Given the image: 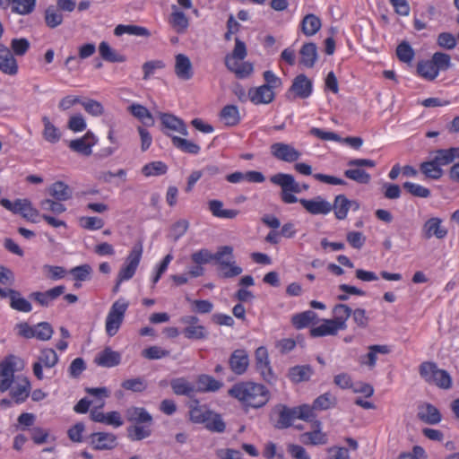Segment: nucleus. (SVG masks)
<instances>
[{
  "instance_id": "obj_24",
  "label": "nucleus",
  "mask_w": 459,
  "mask_h": 459,
  "mask_svg": "<svg viewBox=\"0 0 459 459\" xmlns=\"http://www.w3.org/2000/svg\"><path fill=\"white\" fill-rule=\"evenodd\" d=\"M208 207L212 214L217 218L234 219L239 213L238 210L223 209V203L216 199L210 200Z\"/></svg>"
},
{
  "instance_id": "obj_19",
  "label": "nucleus",
  "mask_w": 459,
  "mask_h": 459,
  "mask_svg": "<svg viewBox=\"0 0 459 459\" xmlns=\"http://www.w3.org/2000/svg\"><path fill=\"white\" fill-rule=\"evenodd\" d=\"M196 392L200 393L217 392L223 386L222 382L206 374L199 375L196 379Z\"/></svg>"
},
{
  "instance_id": "obj_17",
  "label": "nucleus",
  "mask_w": 459,
  "mask_h": 459,
  "mask_svg": "<svg viewBox=\"0 0 459 459\" xmlns=\"http://www.w3.org/2000/svg\"><path fill=\"white\" fill-rule=\"evenodd\" d=\"M248 97L255 104H268L274 99V93L267 85L257 88H251L248 91Z\"/></svg>"
},
{
  "instance_id": "obj_30",
  "label": "nucleus",
  "mask_w": 459,
  "mask_h": 459,
  "mask_svg": "<svg viewBox=\"0 0 459 459\" xmlns=\"http://www.w3.org/2000/svg\"><path fill=\"white\" fill-rule=\"evenodd\" d=\"M151 426L148 424L131 425L126 428L127 437L131 441H140L147 438L152 435Z\"/></svg>"
},
{
  "instance_id": "obj_20",
  "label": "nucleus",
  "mask_w": 459,
  "mask_h": 459,
  "mask_svg": "<svg viewBox=\"0 0 459 459\" xmlns=\"http://www.w3.org/2000/svg\"><path fill=\"white\" fill-rule=\"evenodd\" d=\"M353 207L354 210L359 208V204L355 201H350L343 195L335 197L333 204L334 213L339 220L346 218L348 211Z\"/></svg>"
},
{
  "instance_id": "obj_64",
  "label": "nucleus",
  "mask_w": 459,
  "mask_h": 459,
  "mask_svg": "<svg viewBox=\"0 0 459 459\" xmlns=\"http://www.w3.org/2000/svg\"><path fill=\"white\" fill-rule=\"evenodd\" d=\"M327 459H349L350 453L345 447L331 446L326 449Z\"/></svg>"
},
{
  "instance_id": "obj_55",
  "label": "nucleus",
  "mask_w": 459,
  "mask_h": 459,
  "mask_svg": "<svg viewBox=\"0 0 459 459\" xmlns=\"http://www.w3.org/2000/svg\"><path fill=\"white\" fill-rule=\"evenodd\" d=\"M30 47V41L25 38H14L11 40L10 49L15 56H24Z\"/></svg>"
},
{
  "instance_id": "obj_22",
  "label": "nucleus",
  "mask_w": 459,
  "mask_h": 459,
  "mask_svg": "<svg viewBox=\"0 0 459 459\" xmlns=\"http://www.w3.org/2000/svg\"><path fill=\"white\" fill-rule=\"evenodd\" d=\"M6 298L10 299V307L17 311L29 313L32 310L31 304L21 296L18 290L13 289L6 292Z\"/></svg>"
},
{
  "instance_id": "obj_62",
  "label": "nucleus",
  "mask_w": 459,
  "mask_h": 459,
  "mask_svg": "<svg viewBox=\"0 0 459 459\" xmlns=\"http://www.w3.org/2000/svg\"><path fill=\"white\" fill-rule=\"evenodd\" d=\"M24 202H22V205L21 207L20 213L24 219L31 221L36 222V218L39 215V212L32 207L31 203L28 199H23Z\"/></svg>"
},
{
  "instance_id": "obj_45",
  "label": "nucleus",
  "mask_w": 459,
  "mask_h": 459,
  "mask_svg": "<svg viewBox=\"0 0 459 459\" xmlns=\"http://www.w3.org/2000/svg\"><path fill=\"white\" fill-rule=\"evenodd\" d=\"M42 121L44 124V139L52 143H57L61 138L59 130L49 121L48 117H43Z\"/></svg>"
},
{
  "instance_id": "obj_25",
  "label": "nucleus",
  "mask_w": 459,
  "mask_h": 459,
  "mask_svg": "<svg viewBox=\"0 0 459 459\" xmlns=\"http://www.w3.org/2000/svg\"><path fill=\"white\" fill-rule=\"evenodd\" d=\"M316 62V44L313 42L305 43L299 50V64L302 66L311 68Z\"/></svg>"
},
{
  "instance_id": "obj_3",
  "label": "nucleus",
  "mask_w": 459,
  "mask_h": 459,
  "mask_svg": "<svg viewBox=\"0 0 459 459\" xmlns=\"http://www.w3.org/2000/svg\"><path fill=\"white\" fill-rule=\"evenodd\" d=\"M420 377L429 385H437L442 389H449L452 386V378L446 370L437 368L433 361H424L419 367Z\"/></svg>"
},
{
  "instance_id": "obj_6",
  "label": "nucleus",
  "mask_w": 459,
  "mask_h": 459,
  "mask_svg": "<svg viewBox=\"0 0 459 459\" xmlns=\"http://www.w3.org/2000/svg\"><path fill=\"white\" fill-rule=\"evenodd\" d=\"M142 244L135 245L126 259L125 265L120 269L117 277L119 281H128L134 275L142 257Z\"/></svg>"
},
{
  "instance_id": "obj_57",
  "label": "nucleus",
  "mask_w": 459,
  "mask_h": 459,
  "mask_svg": "<svg viewBox=\"0 0 459 459\" xmlns=\"http://www.w3.org/2000/svg\"><path fill=\"white\" fill-rule=\"evenodd\" d=\"M39 362L45 368H53L58 362V356L53 349H44L39 356Z\"/></svg>"
},
{
  "instance_id": "obj_28",
  "label": "nucleus",
  "mask_w": 459,
  "mask_h": 459,
  "mask_svg": "<svg viewBox=\"0 0 459 459\" xmlns=\"http://www.w3.org/2000/svg\"><path fill=\"white\" fill-rule=\"evenodd\" d=\"M48 191L49 195L59 202L70 199L73 195L72 189L63 181H56L53 183Z\"/></svg>"
},
{
  "instance_id": "obj_46",
  "label": "nucleus",
  "mask_w": 459,
  "mask_h": 459,
  "mask_svg": "<svg viewBox=\"0 0 459 459\" xmlns=\"http://www.w3.org/2000/svg\"><path fill=\"white\" fill-rule=\"evenodd\" d=\"M182 333L189 340H204L208 337V332L204 325H187Z\"/></svg>"
},
{
  "instance_id": "obj_8",
  "label": "nucleus",
  "mask_w": 459,
  "mask_h": 459,
  "mask_svg": "<svg viewBox=\"0 0 459 459\" xmlns=\"http://www.w3.org/2000/svg\"><path fill=\"white\" fill-rule=\"evenodd\" d=\"M98 142L95 134L88 131L82 137L70 141L69 148L77 153L84 156H90L92 153V146Z\"/></svg>"
},
{
  "instance_id": "obj_41",
  "label": "nucleus",
  "mask_w": 459,
  "mask_h": 459,
  "mask_svg": "<svg viewBox=\"0 0 459 459\" xmlns=\"http://www.w3.org/2000/svg\"><path fill=\"white\" fill-rule=\"evenodd\" d=\"M312 375V368L309 366H295L290 368L288 377L294 383L307 381Z\"/></svg>"
},
{
  "instance_id": "obj_26",
  "label": "nucleus",
  "mask_w": 459,
  "mask_h": 459,
  "mask_svg": "<svg viewBox=\"0 0 459 459\" xmlns=\"http://www.w3.org/2000/svg\"><path fill=\"white\" fill-rule=\"evenodd\" d=\"M455 158H459V148L453 147L436 151L432 160L441 167L452 163Z\"/></svg>"
},
{
  "instance_id": "obj_59",
  "label": "nucleus",
  "mask_w": 459,
  "mask_h": 459,
  "mask_svg": "<svg viewBox=\"0 0 459 459\" xmlns=\"http://www.w3.org/2000/svg\"><path fill=\"white\" fill-rule=\"evenodd\" d=\"M403 186L413 196L420 198H428L430 196V190L420 185L411 182H405Z\"/></svg>"
},
{
  "instance_id": "obj_34",
  "label": "nucleus",
  "mask_w": 459,
  "mask_h": 459,
  "mask_svg": "<svg viewBox=\"0 0 459 459\" xmlns=\"http://www.w3.org/2000/svg\"><path fill=\"white\" fill-rule=\"evenodd\" d=\"M221 118L228 126H235L240 122L238 108L235 105H227L221 111Z\"/></svg>"
},
{
  "instance_id": "obj_61",
  "label": "nucleus",
  "mask_w": 459,
  "mask_h": 459,
  "mask_svg": "<svg viewBox=\"0 0 459 459\" xmlns=\"http://www.w3.org/2000/svg\"><path fill=\"white\" fill-rule=\"evenodd\" d=\"M256 370L260 373L261 377L264 381L269 384H273L276 377L273 372L270 361L255 364Z\"/></svg>"
},
{
  "instance_id": "obj_52",
  "label": "nucleus",
  "mask_w": 459,
  "mask_h": 459,
  "mask_svg": "<svg viewBox=\"0 0 459 459\" xmlns=\"http://www.w3.org/2000/svg\"><path fill=\"white\" fill-rule=\"evenodd\" d=\"M54 330L48 322H40L34 325V338L40 341H48L53 335Z\"/></svg>"
},
{
  "instance_id": "obj_42",
  "label": "nucleus",
  "mask_w": 459,
  "mask_h": 459,
  "mask_svg": "<svg viewBox=\"0 0 459 459\" xmlns=\"http://www.w3.org/2000/svg\"><path fill=\"white\" fill-rule=\"evenodd\" d=\"M45 22L50 29H55L61 25L64 21L63 14L56 8L55 5H49L45 10Z\"/></svg>"
},
{
  "instance_id": "obj_15",
  "label": "nucleus",
  "mask_w": 459,
  "mask_h": 459,
  "mask_svg": "<svg viewBox=\"0 0 459 459\" xmlns=\"http://www.w3.org/2000/svg\"><path fill=\"white\" fill-rule=\"evenodd\" d=\"M175 74L180 80L188 81L193 75L192 63L185 54H178L175 56Z\"/></svg>"
},
{
  "instance_id": "obj_44",
  "label": "nucleus",
  "mask_w": 459,
  "mask_h": 459,
  "mask_svg": "<svg viewBox=\"0 0 459 459\" xmlns=\"http://www.w3.org/2000/svg\"><path fill=\"white\" fill-rule=\"evenodd\" d=\"M36 7V0H13L12 13L20 15L30 14Z\"/></svg>"
},
{
  "instance_id": "obj_2",
  "label": "nucleus",
  "mask_w": 459,
  "mask_h": 459,
  "mask_svg": "<svg viewBox=\"0 0 459 459\" xmlns=\"http://www.w3.org/2000/svg\"><path fill=\"white\" fill-rule=\"evenodd\" d=\"M316 407V400L312 405L302 404L300 406L290 408L287 405L279 403L274 406L273 412L278 415L274 427L278 429H284L292 425L296 419L305 421H312L314 418V408Z\"/></svg>"
},
{
  "instance_id": "obj_63",
  "label": "nucleus",
  "mask_w": 459,
  "mask_h": 459,
  "mask_svg": "<svg viewBox=\"0 0 459 459\" xmlns=\"http://www.w3.org/2000/svg\"><path fill=\"white\" fill-rule=\"evenodd\" d=\"M214 254L211 253L206 248H202L191 255V260L195 264H205L213 260Z\"/></svg>"
},
{
  "instance_id": "obj_49",
  "label": "nucleus",
  "mask_w": 459,
  "mask_h": 459,
  "mask_svg": "<svg viewBox=\"0 0 459 459\" xmlns=\"http://www.w3.org/2000/svg\"><path fill=\"white\" fill-rule=\"evenodd\" d=\"M344 176L359 184H368L371 180V176L364 169L359 168L346 169Z\"/></svg>"
},
{
  "instance_id": "obj_36",
  "label": "nucleus",
  "mask_w": 459,
  "mask_h": 459,
  "mask_svg": "<svg viewBox=\"0 0 459 459\" xmlns=\"http://www.w3.org/2000/svg\"><path fill=\"white\" fill-rule=\"evenodd\" d=\"M351 308L345 304H337L333 309V320L339 324L342 330L346 329V321L351 316Z\"/></svg>"
},
{
  "instance_id": "obj_21",
  "label": "nucleus",
  "mask_w": 459,
  "mask_h": 459,
  "mask_svg": "<svg viewBox=\"0 0 459 459\" xmlns=\"http://www.w3.org/2000/svg\"><path fill=\"white\" fill-rule=\"evenodd\" d=\"M170 386L173 393L177 395H186L192 397L196 392L195 386L185 377L173 378L170 381Z\"/></svg>"
},
{
  "instance_id": "obj_43",
  "label": "nucleus",
  "mask_w": 459,
  "mask_h": 459,
  "mask_svg": "<svg viewBox=\"0 0 459 459\" xmlns=\"http://www.w3.org/2000/svg\"><path fill=\"white\" fill-rule=\"evenodd\" d=\"M417 72L421 77L429 81H433L439 74L431 59L420 61L417 65Z\"/></svg>"
},
{
  "instance_id": "obj_27",
  "label": "nucleus",
  "mask_w": 459,
  "mask_h": 459,
  "mask_svg": "<svg viewBox=\"0 0 459 459\" xmlns=\"http://www.w3.org/2000/svg\"><path fill=\"white\" fill-rule=\"evenodd\" d=\"M213 260L218 264V269H227L228 265L235 262L233 260V248L230 246H222L212 255Z\"/></svg>"
},
{
  "instance_id": "obj_13",
  "label": "nucleus",
  "mask_w": 459,
  "mask_h": 459,
  "mask_svg": "<svg viewBox=\"0 0 459 459\" xmlns=\"http://www.w3.org/2000/svg\"><path fill=\"white\" fill-rule=\"evenodd\" d=\"M441 222L442 221L437 217L428 220L422 227V237L425 239H429L433 236L439 239L444 238L447 230L441 225Z\"/></svg>"
},
{
  "instance_id": "obj_29",
  "label": "nucleus",
  "mask_w": 459,
  "mask_h": 459,
  "mask_svg": "<svg viewBox=\"0 0 459 459\" xmlns=\"http://www.w3.org/2000/svg\"><path fill=\"white\" fill-rule=\"evenodd\" d=\"M390 348L387 345H370L368 347V352L360 358V363L368 365L369 368H374L377 362V355L388 354Z\"/></svg>"
},
{
  "instance_id": "obj_50",
  "label": "nucleus",
  "mask_w": 459,
  "mask_h": 459,
  "mask_svg": "<svg viewBox=\"0 0 459 459\" xmlns=\"http://www.w3.org/2000/svg\"><path fill=\"white\" fill-rule=\"evenodd\" d=\"M167 165L162 161H152L143 166L142 172L144 176H160L166 174Z\"/></svg>"
},
{
  "instance_id": "obj_53",
  "label": "nucleus",
  "mask_w": 459,
  "mask_h": 459,
  "mask_svg": "<svg viewBox=\"0 0 459 459\" xmlns=\"http://www.w3.org/2000/svg\"><path fill=\"white\" fill-rule=\"evenodd\" d=\"M431 61L436 66L437 70L446 71L452 66L451 57L448 54L443 52H436L431 57Z\"/></svg>"
},
{
  "instance_id": "obj_23",
  "label": "nucleus",
  "mask_w": 459,
  "mask_h": 459,
  "mask_svg": "<svg viewBox=\"0 0 459 459\" xmlns=\"http://www.w3.org/2000/svg\"><path fill=\"white\" fill-rule=\"evenodd\" d=\"M418 418L428 424H437L441 420V414L437 408L427 403L419 408Z\"/></svg>"
},
{
  "instance_id": "obj_39",
  "label": "nucleus",
  "mask_w": 459,
  "mask_h": 459,
  "mask_svg": "<svg viewBox=\"0 0 459 459\" xmlns=\"http://www.w3.org/2000/svg\"><path fill=\"white\" fill-rule=\"evenodd\" d=\"M171 141L176 148L186 153L198 154L201 150L198 144L179 136H172Z\"/></svg>"
},
{
  "instance_id": "obj_54",
  "label": "nucleus",
  "mask_w": 459,
  "mask_h": 459,
  "mask_svg": "<svg viewBox=\"0 0 459 459\" xmlns=\"http://www.w3.org/2000/svg\"><path fill=\"white\" fill-rule=\"evenodd\" d=\"M315 316H316L313 311H305L294 315L291 318V322L297 329H301L308 326L312 323Z\"/></svg>"
},
{
  "instance_id": "obj_11",
  "label": "nucleus",
  "mask_w": 459,
  "mask_h": 459,
  "mask_svg": "<svg viewBox=\"0 0 459 459\" xmlns=\"http://www.w3.org/2000/svg\"><path fill=\"white\" fill-rule=\"evenodd\" d=\"M230 369L236 375H243L249 365V359L247 352L245 350H235L229 359Z\"/></svg>"
},
{
  "instance_id": "obj_5",
  "label": "nucleus",
  "mask_w": 459,
  "mask_h": 459,
  "mask_svg": "<svg viewBox=\"0 0 459 459\" xmlns=\"http://www.w3.org/2000/svg\"><path fill=\"white\" fill-rule=\"evenodd\" d=\"M128 307V302L119 299L113 303L106 318V332L110 337L114 336L119 330L126 311Z\"/></svg>"
},
{
  "instance_id": "obj_16",
  "label": "nucleus",
  "mask_w": 459,
  "mask_h": 459,
  "mask_svg": "<svg viewBox=\"0 0 459 459\" xmlns=\"http://www.w3.org/2000/svg\"><path fill=\"white\" fill-rule=\"evenodd\" d=\"M312 82L306 75L299 74L294 79L290 91L300 99H306L312 93Z\"/></svg>"
},
{
  "instance_id": "obj_56",
  "label": "nucleus",
  "mask_w": 459,
  "mask_h": 459,
  "mask_svg": "<svg viewBox=\"0 0 459 459\" xmlns=\"http://www.w3.org/2000/svg\"><path fill=\"white\" fill-rule=\"evenodd\" d=\"M396 56L400 61L411 63L414 57V50L408 42L403 41L397 46Z\"/></svg>"
},
{
  "instance_id": "obj_7",
  "label": "nucleus",
  "mask_w": 459,
  "mask_h": 459,
  "mask_svg": "<svg viewBox=\"0 0 459 459\" xmlns=\"http://www.w3.org/2000/svg\"><path fill=\"white\" fill-rule=\"evenodd\" d=\"M271 153L277 160L289 163L297 161L301 156V153L292 145L284 143L272 144Z\"/></svg>"
},
{
  "instance_id": "obj_31",
  "label": "nucleus",
  "mask_w": 459,
  "mask_h": 459,
  "mask_svg": "<svg viewBox=\"0 0 459 459\" xmlns=\"http://www.w3.org/2000/svg\"><path fill=\"white\" fill-rule=\"evenodd\" d=\"M172 13L169 17V23L178 32H184L189 26V21L186 15L179 11L176 5H172Z\"/></svg>"
},
{
  "instance_id": "obj_4",
  "label": "nucleus",
  "mask_w": 459,
  "mask_h": 459,
  "mask_svg": "<svg viewBox=\"0 0 459 459\" xmlns=\"http://www.w3.org/2000/svg\"><path fill=\"white\" fill-rule=\"evenodd\" d=\"M270 181L281 186V198L285 204H294L299 201L294 195L301 193L300 184L296 182L290 174L277 173L270 178Z\"/></svg>"
},
{
  "instance_id": "obj_1",
  "label": "nucleus",
  "mask_w": 459,
  "mask_h": 459,
  "mask_svg": "<svg viewBox=\"0 0 459 459\" xmlns=\"http://www.w3.org/2000/svg\"><path fill=\"white\" fill-rule=\"evenodd\" d=\"M230 396L237 399L246 408L259 409L270 400L271 394L266 386L251 381L234 384L228 391Z\"/></svg>"
},
{
  "instance_id": "obj_12",
  "label": "nucleus",
  "mask_w": 459,
  "mask_h": 459,
  "mask_svg": "<svg viewBox=\"0 0 459 459\" xmlns=\"http://www.w3.org/2000/svg\"><path fill=\"white\" fill-rule=\"evenodd\" d=\"M90 438L95 450H110L117 445V437L112 433L95 432L90 436Z\"/></svg>"
},
{
  "instance_id": "obj_18",
  "label": "nucleus",
  "mask_w": 459,
  "mask_h": 459,
  "mask_svg": "<svg viewBox=\"0 0 459 459\" xmlns=\"http://www.w3.org/2000/svg\"><path fill=\"white\" fill-rule=\"evenodd\" d=\"M160 117L162 126L166 129L178 132L186 136L188 134L186 124L179 117L169 113H160Z\"/></svg>"
},
{
  "instance_id": "obj_10",
  "label": "nucleus",
  "mask_w": 459,
  "mask_h": 459,
  "mask_svg": "<svg viewBox=\"0 0 459 459\" xmlns=\"http://www.w3.org/2000/svg\"><path fill=\"white\" fill-rule=\"evenodd\" d=\"M126 419L132 425H152V416L143 407L130 406L125 411Z\"/></svg>"
},
{
  "instance_id": "obj_38",
  "label": "nucleus",
  "mask_w": 459,
  "mask_h": 459,
  "mask_svg": "<svg viewBox=\"0 0 459 459\" xmlns=\"http://www.w3.org/2000/svg\"><path fill=\"white\" fill-rule=\"evenodd\" d=\"M420 172L430 179H439L443 176V169L433 160L424 161L420 165Z\"/></svg>"
},
{
  "instance_id": "obj_51",
  "label": "nucleus",
  "mask_w": 459,
  "mask_h": 459,
  "mask_svg": "<svg viewBox=\"0 0 459 459\" xmlns=\"http://www.w3.org/2000/svg\"><path fill=\"white\" fill-rule=\"evenodd\" d=\"M121 386L128 391L141 393L147 388V383L143 377H138L123 381Z\"/></svg>"
},
{
  "instance_id": "obj_58",
  "label": "nucleus",
  "mask_w": 459,
  "mask_h": 459,
  "mask_svg": "<svg viewBox=\"0 0 459 459\" xmlns=\"http://www.w3.org/2000/svg\"><path fill=\"white\" fill-rule=\"evenodd\" d=\"M337 397L331 392H326L317 396V410H328L335 407Z\"/></svg>"
},
{
  "instance_id": "obj_14",
  "label": "nucleus",
  "mask_w": 459,
  "mask_h": 459,
  "mask_svg": "<svg viewBox=\"0 0 459 459\" xmlns=\"http://www.w3.org/2000/svg\"><path fill=\"white\" fill-rule=\"evenodd\" d=\"M120 362L121 354L109 347H106L94 358V363L103 368H113L119 365Z\"/></svg>"
},
{
  "instance_id": "obj_9",
  "label": "nucleus",
  "mask_w": 459,
  "mask_h": 459,
  "mask_svg": "<svg viewBox=\"0 0 459 459\" xmlns=\"http://www.w3.org/2000/svg\"><path fill=\"white\" fill-rule=\"evenodd\" d=\"M64 285L56 286L47 291H35L30 294V299L42 307H49L51 303L65 293Z\"/></svg>"
},
{
  "instance_id": "obj_47",
  "label": "nucleus",
  "mask_w": 459,
  "mask_h": 459,
  "mask_svg": "<svg viewBox=\"0 0 459 459\" xmlns=\"http://www.w3.org/2000/svg\"><path fill=\"white\" fill-rule=\"evenodd\" d=\"M204 426L208 430L216 433H223L226 429V424L221 416L212 411L211 415H209V420L204 423Z\"/></svg>"
},
{
  "instance_id": "obj_33",
  "label": "nucleus",
  "mask_w": 459,
  "mask_h": 459,
  "mask_svg": "<svg viewBox=\"0 0 459 459\" xmlns=\"http://www.w3.org/2000/svg\"><path fill=\"white\" fill-rule=\"evenodd\" d=\"M30 389V384L25 377L21 383H18L14 387L12 388L10 394L16 403H23L29 396Z\"/></svg>"
},
{
  "instance_id": "obj_37",
  "label": "nucleus",
  "mask_w": 459,
  "mask_h": 459,
  "mask_svg": "<svg viewBox=\"0 0 459 459\" xmlns=\"http://www.w3.org/2000/svg\"><path fill=\"white\" fill-rule=\"evenodd\" d=\"M99 52L105 61L111 63H122L126 61L125 56L117 53L106 41L100 43Z\"/></svg>"
},
{
  "instance_id": "obj_40",
  "label": "nucleus",
  "mask_w": 459,
  "mask_h": 459,
  "mask_svg": "<svg viewBox=\"0 0 459 459\" xmlns=\"http://www.w3.org/2000/svg\"><path fill=\"white\" fill-rule=\"evenodd\" d=\"M114 33L116 36H122L123 34H129L141 37H149V30L137 25H123L119 24L115 28Z\"/></svg>"
},
{
  "instance_id": "obj_32",
  "label": "nucleus",
  "mask_w": 459,
  "mask_h": 459,
  "mask_svg": "<svg viewBox=\"0 0 459 459\" xmlns=\"http://www.w3.org/2000/svg\"><path fill=\"white\" fill-rule=\"evenodd\" d=\"M212 411L205 406L199 405L197 400L195 401V405L191 406L189 411L190 420L194 423L204 424L209 420Z\"/></svg>"
},
{
  "instance_id": "obj_48",
  "label": "nucleus",
  "mask_w": 459,
  "mask_h": 459,
  "mask_svg": "<svg viewBox=\"0 0 459 459\" xmlns=\"http://www.w3.org/2000/svg\"><path fill=\"white\" fill-rule=\"evenodd\" d=\"M342 330L333 319H323L317 325V336L336 335Z\"/></svg>"
},
{
  "instance_id": "obj_60",
  "label": "nucleus",
  "mask_w": 459,
  "mask_h": 459,
  "mask_svg": "<svg viewBox=\"0 0 459 459\" xmlns=\"http://www.w3.org/2000/svg\"><path fill=\"white\" fill-rule=\"evenodd\" d=\"M91 272L92 269L91 265L85 264L72 268L70 270V274L74 277V280L83 281L89 279Z\"/></svg>"
},
{
  "instance_id": "obj_35",
  "label": "nucleus",
  "mask_w": 459,
  "mask_h": 459,
  "mask_svg": "<svg viewBox=\"0 0 459 459\" xmlns=\"http://www.w3.org/2000/svg\"><path fill=\"white\" fill-rule=\"evenodd\" d=\"M130 113L138 118L143 125L150 126L154 124V119L150 111L140 104H132L128 107Z\"/></svg>"
}]
</instances>
